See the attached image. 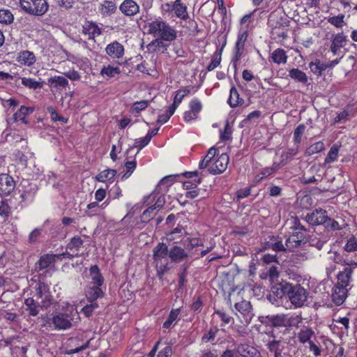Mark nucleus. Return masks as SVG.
I'll return each mask as SVG.
<instances>
[{
    "label": "nucleus",
    "mask_w": 357,
    "mask_h": 357,
    "mask_svg": "<svg viewBox=\"0 0 357 357\" xmlns=\"http://www.w3.org/2000/svg\"><path fill=\"white\" fill-rule=\"evenodd\" d=\"M290 221V229L292 231L287 238L285 245L288 250L293 251L307 243V231L305 227L301 223L298 217H292Z\"/></svg>",
    "instance_id": "f257e3e1"
},
{
    "label": "nucleus",
    "mask_w": 357,
    "mask_h": 357,
    "mask_svg": "<svg viewBox=\"0 0 357 357\" xmlns=\"http://www.w3.org/2000/svg\"><path fill=\"white\" fill-rule=\"evenodd\" d=\"M148 32L157 38L169 43L177 38L176 30L160 17L148 24Z\"/></svg>",
    "instance_id": "f03ea898"
},
{
    "label": "nucleus",
    "mask_w": 357,
    "mask_h": 357,
    "mask_svg": "<svg viewBox=\"0 0 357 357\" xmlns=\"http://www.w3.org/2000/svg\"><path fill=\"white\" fill-rule=\"evenodd\" d=\"M228 297L230 304L232 300L234 301V307L238 312L236 315L241 319V324L245 326L250 324L254 317L250 302L243 298L241 291H230Z\"/></svg>",
    "instance_id": "7ed1b4c3"
},
{
    "label": "nucleus",
    "mask_w": 357,
    "mask_h": 357,
    "mask_svg": "<svg viewBox=\"0 0 357 357\" xmlns=\"http://www.w3.org/2000/svg\"><path fill=\"white\" fill-rule=\"evenodd\" d=\"M169 250L167 245L164 243H158L153 250V259L155 264L157 275L160 278L169 269Z\"/></svg>",
    "instance_id": "20e7f679"
},
{
    "label": "nucleus",
    "mask_w": 357,
    "mask_h": 357,
    "mask_svg": "<svg viewBox=\"0 0 357 357\" xmlns=\"http://www.w3.org/2000/svg\"><path fill=\"white\" fill-rule=\"evenodd\" d=\"M54 303V299L50 294V291H37L36 299L27 298L24 303L27 306L29 314L36 316L38 314L39 307L47 308Z\"/></svg>",
    "instance_id": "39448f33"
},
{
    "label": "nucleus",
    "mask_w": 357,
    "mask_h": 357,
    "mask_svg": "<svg viewBox=\"0 0 357 357\" xmlns=\"http://www.w3.org/2000/svg\"><path fill=\"white\" fill-rule=\"evenodd\" d=\"M7 122L10 129L13 130L7 135V141L15 142L22 141V136L20 134L22 130V105L8 119Z\"/></svg>",
    "instance_id": "423d86ee"
},
{
    "label": "nucleus",
    "mask_w": 357,
    "mask_h": 357,
    "mask_svg": "<svg viewBox=\"0 0 357 357\" xmlns=\"http://www.w3.org/2000/svg\"><path fill=\"white\" fill-rule=\"evenodd\" d=\"M48 8L46 0H24V11L35 16L44 15Z\"/></svg>",
    "instance_id": "0eeeda50"
},
{
    "label": "nucleus",
    "mask_w": 357,
    "mask_h": 357,
    "mask_svg": "<svg viewBox=\"0 0 357 357\" xmlns=\"http://www.w3.org/2000/svg\"><path fill=\"white\" fill-rule=\"evenodd\" d=\"M84 241L79 236L70 238L66 247V252L61 254L63 258L72 259L80 256L79 250L83 247Z\"/></svg>",
    "instance_id": "6e6552de"
},
{
    "label": "nucleus",
    "mask_w": 357,
    "mask_h": 357,
    "mask_svg": "<svg viewBox=\"0 0 357 357\" xmlns=\"http://www.w3.org/2000/svg\"><path fill=\"white\" fill-rule=\"evenodd\" d=\"M265 275V277H263L261 275V278H268L271 284L273 285V288L275 289V290H296L295 288L292 286H290L289 288H287V287H284L282 284L279 283V278L280 273L277 266H271Z\"/></svg>",
    "instance_id": "1a4fd4ad"
},
{
    "label": "nucleus",
    "mask_w": 357,
    "mask_h": 357,
    "mask_svg": "<svg viewBox=\"0 0 357 357\" xmlns=\"http://www.w3.org/2000/svg\"><path fill=\"white\" fill-rule=\"evenodd\" d=\"M106 54L112 59H121L125 54L124 46L117 40L107 44L105 49Z\"/></svg>",
    "instance_id": "9d476101"
},
{
    "label": "nucleus",
    "mask_w": 357,
    "mask_h": 357,
    "mask_svg": "<svg viewBox=\"0 0 357 357\" xmlns=\"http://www.w3.org/2000/svg\"><path fill=\"white\" fill-rule=\"evenodd\" d=\"M328 219L326 211L322 208L315 209L305 217L307 222L312 225H324Z\"/></svg>",
    "instance_id": "9b49d317"
},
{
    "label": "nucleus",
    "mask_w": 357,
    "mask_h": 357,
    "mask_svg": "<svg viewBox=\"0 0 357 357\" xmlns=\"http://www.w3.org/2000/svg\"><path fill=\"white\" fill-rule=\"evenodd\" d=\"M15 188L13 178L8 174H0V196H8Z\"/></svg>",
    "instance_id": "f8f14e48"
},
{
    "label": "nucleus",
    "mask_w": 357,
    "mask_h": 357,
    "mask_svg": "<svg viewBox=\"0 0 357 357\" xmlns=\"http://www.w3.org/2000/svg\"><path fill=\"white\" fill-rule=\"evenodd\" d=\"M229 160L228 154L222 153L220 155L211 165L208 169L209 172L214 175L224 172L227 168Z\"/></svg>",
    "instance_id": "ddd939ff"
},
{
    "label": "nucleus",
    "mask_w": 357,
    "mask_h": 357,
    "mask_svg": "<svg viewBox=\"0 0 357 357\" xmlns=\"http://www.w3.org/2000/svg\"><path fill=\"white\" fill-rule=\"evenodd\" d=\"M119 8L122 14L128 17H134L140 11L139 4L134 0H123Z\"/></svg>",
    "instance_id": "4468645a"
},
{
    "label": "nucleus",
    "mask_w": 357,
    "mask_h": 357,
    "mask_svg": "<svg viewBox=\"0 0 357 357\" xmlns=\"http://www.w3.org/2000/svg\"><path fill=\"white\" fill-rule=\"evenodd\" d=\"M89 276L91 278V290H101L100 287L104 283L105 279L97 265L91 266L89 268Z\"/></svg>",
    "instance_id": "2eb2a0df"
},
{
    "label": "nucleus",
    "mask_w": 357,
    "mask_h": 357,
    "mask_svg": "<svg viewBox=\"0 0 357 357\" xmlns=\"http://www.w3.org/2000/svg\"><path fill=\"white\" fill-rule=\"evenodd\" d=\"M82 33L88 36L89 40H95V38L102 33V30L93 21H86L82 25Z\"/></svg>",
    "instance_id": "dca6fc26"
},
{
    "label": "nucleus",
    "mask_w": 357,
    "mask_h": 357,
    "mask_svg": "<svg viewBox=\"0 0 357 357\" xmlns=\"http://www.w3.org/2000/svg\"><path fill=\"white\" fill-rule=\"evenodd\" d=\"M47 84L53 93L61 92L68 86V79L62 76L55 75L47 79Z\"/></svg>",
    "instance_id": "f3484780"
},
{
    "label": "nucleus",
    "mask_w": 357,
    "mask_h": 357,
    "mask_svg": "<svg viewBox=\"0 0 357 357\" xmlns=\"http://www.w3.org/2000/svg\"><path fill=\"white\" fill-rule=\"evenodd\" d=\"M347 36L342 32L333 34L330 50L333 55H339L340 50L345 45Z\"/></svg>",
    "instance_id": "a211bd4d"
},
{
    "label": "nucleus",
    "mask_w": 357,
    "mask_h": 357,
    "mask_svg": "<svg viewBox=\"0 0 357 357\" xmlns=\"http://www.w3.org/2000/svg\"><path fill=\"white\" fill-rule=\"evenodd\" d=\"M259 319L262 324H271L275 327H287L286 314L268 315Z\"/></svg>",
    "instance_id": "6ab92c4d"
},
{
    "label": "nucleus",
    "mask_w": 357,
    "mask_h": 357,
    "mask_svg": "<svg viewBox=\"0 0 357 357\" xmlns=\"http://www.w3.org/2000/svg\"><path fill=\"white\" fill-rule=\"evenodd\" d=\"M63 257L61 254H45L42 255L38 262L36 264V268L43 270L48 268L50 265L53 264L56 259H61Z\"/></svg>",
    "instance_id": "aec40b11"
},
{
    "label": "nucleus",
    "mask_w": 357,
    "mask_h": 357,
    "mask_svg": "<svg viewBox=\"0 0 357 357\" xmlns=\"http://www.w3.org/2000/svg\"><path fill=\"white\" fill-rule=\"evenodd\" d=\"M117 10L116 4L112 0H105L98 5V12L102 17L114 15Z\"/></svg>",
    "instance_id": "412c9836"
},
{
    "label": "nucleus",
    "mask_w": 357,
    "mask_h": 357,
    "mask_svg": "<svg viewBox=\"0 0 357 357\" xmlns=\"http://www.w3.org/2000/svg\"><path fill=\"white\" fill-rule=\"evenodd\" d=\"M351 274L352 269L348 267L344 268L337 274V283L335 287L338 290H347L346 287L349 285Z\"/></svg>",
    "instance_id": "4be33fe9"
},
{
    "label": "nucleus",
    "mask_w": 357,
    "mask_h": 357,
    "mask_svg": "<svg viewBox=\"0 0 357 357\" xmlns=\"http://www.w3.org/2000/svg\"><path fill=\"white\" fill-rule=\"evenodd\" d=\"M72 318L70 315L63 313H59L57 315L54 316L52 322L56 328L58 329H67L72 326Z\"/></svg>",
    "instance_id": "5701e85b"
},
{
    "label": "nucleus",
    "mask_w": 357,
    "mask_h": 357,
    "mask_svg": "<svg viewBox=\"0 0 357 357\" xmlns=\"http://www.w3.org/2000/svg\"><path fill=\"white\" fill-rule=\"evenodd\" d=\"M307 291H287L286 299L290 300L291 303L296 307H301L307 301Z\"/></svg>",
    "instance_id": "b1692460"
},
{
    "label": "nucleus",
    "mask_w": 357,
    "mask_h": 357,
    "mask_svg": "<svg viewBox=\"0 0 357 357\" xmlns=\"http://www.w3.org/2000/svg\"><path fill=\"white\" fill-rule=\"evenodd\" d=\"M236 349L240 357H262L255 347L246 344H240Z\"/></svg>",
    "instance_id": "393cba45"
},
{
    "label": "nucleus",
    "mask_w": 357,
    "mask_h": 357,
    "mask_svg": "<svg viewBox=\"0 0 357 357\" xmlns=\"http://www.w3.org/2000/svg\"><path fill=\"white\" fill-rule=\"evenodd\" d=\"M287 52L280 47L273 50L269 55L268 61L277 65H284L287 62Z\"/></svg>",
    "instance_id": "a878e982"
},
{
    "label": "nucleus",
    "mask_w": 357,
    "mask_h": 357,
    "mask_svg": "<svg viewBox=\"0 0 357 357\" xmlns=\"http://www.w3.org/2000/svg\"><path fill=\"white\" fill-rule=\"evenodd\" d=\"M188 257L185 250L180 246L174 245L169 251V257L172 262L180 263Z\"/></svg>",
    "instance_id": "bb28decb"
},
{
    "label": "nucleus",
    "mask_w": 357,
    "mask_h": 357,
    "mask_svg": "<svg viewBox=\"0 0 357 357\" xmlns=\"http://www.w3.org/2000/svg\"><path fill=\"white\" fill-rule=\"evenodd\" d=\"M183 176L188 178H193L192 181L183 182V188L186 190L195 189L197 185L202 182V178L199 176L197 171L185 172L183 173Z\"/></svg>",
    "instance_id": "cd10ccee"
},
{
    "label": "nucleus",
    "mask_w": 357,
    "mask_h": 357,
    "mask_svg": "<svg viewBox=\"0 0 357 357\" xmlns=\"http://www.w3.org/2000/svg\"><path fill=\"white\" fill-rule=\"evenodd\" d=\"M120 73V68L119 66H114L111 64L104 65L100 71V75L107 80L118 76Z\"/></svg>",
    "instance_id": "c85d7f7f"
},
{
    "label": "nucleus",
    "mask_w": 357,
    "mask_h": 357,
    "mask_svg": "<svg viewBox=\"0 0 357 357\" xmlns=\"http://www.w3.org/2000/svg\"><path fill=\"white\" fill-rule=\"evenodd\" d=\"M270 240L273 241L274 242H268L265 246L260 250V251L271 249L275 252H282L287 250L286 245L282 243V240L280 239L278 236H272Z\"/></svg>",
    "instance_id": "c756f323"
},
{
    "label": "nucleus",
    "mask_w": 357,
    "mask_h": 357,
    "mask_svg": "<svg viewBox=\"0 0 357 357\" xmlns=\"http://www.w3.org/2000/svg\"><path fill=\"white\" fill-rule=\"evenodd\" d=\"M136 69L143 74L153 77L157 79L159 76L158 71L154 65L150 66L146 61H143L141 63L137 64Z\"/></svg>",
    "instance_id": "7c9ffc66"
},
{
    "label": "nucleus",
    "mask_w": 357,
    "mask_h": 357,
    "mask_svg": "<svg viewBox=\"0 0 357 357\" xmlns=\"http://www.w3.org/2000/svg\"><path fill=\"white\" fill-rule=\"evenodd\" d=\"M281 22H277V24L272 29V33L276 34L280 38L285 39L287 38V29L286 27L289 26V21L287 19H280Z\"/></svg>",
    "instance_id": "2f4dec72"
},
{
    "label": "nucleus",
    "mask_w": 357,
    "mask_h": 357,
    "mask_svg": "<svg viewBox=\"0 0 357 357\" xmlns=\"http://www.w3.org/2000/svg\"><path fill=\"white\" fill-rule=\"evenodd\" d=\"M225 43L223 44L220 47H218L215 52L213 53L210 63L206 67V71L211 72L220 65L222 61V54Z\"/></svg>",
    "instance_id": "473e14b6"
},
{
    "label": "nucleus",
    "mask_w": 357,
    "mask_h": 357,
    "mask_svg": "<svg viewBox=\"0 0 357 357\" xmlns=\"http://www.w3.org/2000/svg\"><path fill=\"white\" fill-rule=\"evenodd\" d=\"M227 103L232 108L236 107L244 103V100L240 97V94L235 86H232L230 89Z\"/></svg>",
    "instance_id": "72a5a7b5"
},
{
    "label": "nucleus",
    "mask_w": 357,
    "mask_h": 357,
    "mask_svg": "<svg viewBox=\"0 0 357 357\" xmlns=\"http://www.w3.org/2000/svg\"><path fill=\"white\" fill-rule=\"evenodd\" d=\"M190 93V89L189 86H185L180 89L174 92L173 103L170 105L172 109H176L178 105L181 103L182 100L185 96Z\"/></svg>",
    "instance_id": "f704fd0d"
},
{
    "label": "nucleus",
    "mask_w": 357,
    "mask_h": 357,
    "mask_svg": "<svg viewBox=\"0 0 357 357\" xmlns=\"http://www.w3.org/2000/svg\"><path fill=\"white\" fill-rule=\"evenodd\" d=\"M174 12L178 18L183 20H186L189 18L187 6L182 2L181 0L174 1Z\"/></svg>",
    "instance_id": "c9c22d12"
},
{
    "label": "nucleus",
    "mask_w": 357,
    "mask_h": 357,
    "mask_svg": "<svg viewBox=\"0 0 357 357\" xmlns=\"http://www.w3.org/2000/svg\"><path fill=\"white\" fill-rule=\"evenodd\" d=\"M116 174V171L113 169H107L101 171L96 176L95 179L98 182L105 183L107 181L113 182V178Z\"/></svg>",
    "instance_id": "e433bc0d"
},
{
    "label": "nucleus",
    "mask_w": 357,
    "mask_h": 357,
    "mask_svg": "<svg viewBox=\"0 0 357 357\" xmlns=\"http://www.w3.org/2000/svg\"><path fill=\"white\" fill-rule=\"evenodd\" d=\"M289 77L296 82L303 84H305L308 80L306 73L298 68H292L289 70Z\"/></svg>",
    "instance_id": "4c0bfd02"
},
{
    "label": "nucleus",
    "mask_w": 357,
    "mask_h": 357,
    "mask_svg": "<svg viewBox=\"0 0 357 357\" xmlns=\"http://www.w3.org/2000/svg\"><path fill=\"white\" fill-rule=\"evenodd\" d=\"M287 291H269L266 298L273 304L280 305L283 303V300L286 299Z\"/></svg>",
    "instance_id": "58836bf2"
},
{
    "label": "nucleus",
    "mask_w": 357,
    "mask_h": 357,
    "mask_svg": "<svg viewBox=\"0 0 357 357\" xmlns=\"http://www.w3.org/2000/svg\"><path fill=\"white\" fill-rule=\"evenodd\" d=\"M309 68L310 71L317 76H321L323 72L326 70L324 62H322L320 59L310 62Z\"/></svg>",
    "instance_id": "ea45409f"
},
{
    "label": "nucleus",
    "mask_w": 357,
    "mask_h": 357,
    "mask_svg": "<svg viewBox=\"0 0 357 357\" xmlns=\"http://www.w3.org/2000/svg\"><path fill=\"white\" fill-rule=\"evenodd\" d=\"M314 333L312 328L307 326H303L298 333L297 337L301 343L305 344L308 342L310 344V342H312L310 339Z\"/></svg>",
    "instance_id": "a19ab883"
},
{
    "label": "nucleus",
    "mask_w": 357,
    "mask_h": 357,
    "mask_svg": "<svg viewBox=\"0 0 357 357\" xmlns=\"http://www.w3.org/2000/svg\"><path fill=\"white\" fill-rule=\"evenodd\" d=\"M245 49L242 47H238L236 46H234V53L233 56L231 60V65L232 68L234 69V70H236L237 67L239 64V61L243 57V55L244 54Z\"/></svg>",
    "instance_id": "79ce46f5"
},
{
    "label": "nucleus",
    "mask_w": 357,
    "mask_h": 357,
    "mask_svg": "<svg viewBox=\"0 0 357 357\" xmlns=\"http://www.w3.org/2000/svg\"><path fill=\"white\" fill-rule=\"evenodd\" d=\"M339 149H340V147L337 144H333L331 147V149L324 160L325 165L331 164V163L337 161V158H338V154H339Z\"/></svg>",
    "instance_id": "37998d69"
},
{
    "label": "nucleus",
    "mask_w": 357,
    "mask_h": 357,
    "mask_svg": "<svg viewBox=\"0 0 357 357\" xmlns=\"http://www.w3.org/2000/svg\"><path fill=\"white\" fill-rule=\"evenodd\" d=\"M325 149V145L322 141L317 142L310 146H308L305 150V155H312L315 153H318L321 152Z\"/></svg>",
    "instance_id": "c03bdc74"
},
{
    "label": "nucleus",
    "mask_w": 357,
    "mask_h": 357,
    "mask_svg": "<svg viewBox=\"0 0 357 357\" xmlns=\"http://www.w3.org/2000/svg\"><path fill=\"white\" fill-rule=\"evenodd\" d=\"M189 266L188 264H183L180 268L178 273V288L179 289H183L185 287V283L186 282L187 270Z\"/></svg>",
    "instance_id": "a18cd8bd"
},
{
    "label": "nucleus",
    "mask_w": 357,
    "mask_h": 357,
    "mask_svg": "<svg viewBox=\"0 0 357 357\" xmlns=\"http://www.w3.org/2000/svg\"><path fill=\"white\" fill-rule=\"evenodd\" d=\"M14 20L13 13L8 9H0V23L10 24Z\"/></svg>",
    "instance_id": "49530a36"
},
{
    "label": "nucleus",
    "mask_w": 357,
    "mask_h": 357,
    "mask_svg": "<svg viewBox=\"0 0 357 357\" xmlns=\"http://www.w3.org/2000/svg\"><path fill=\"white\" fill-rule=\"evenodd\" d=\"M305 126L304 124H299L294 131V142L297 146L301 143L302 137L305 130Z\"/></svg>",
    "instance_id": "de8ad7c7"
},
{
    "label": "nucleus",
    "mask_w": 357,
    "mask_h": 357,
    "mask_svg": "<svg viewBox=\"0 0 357 357\" xmlns=\"http://www.w3.org/2000/svg\"><path fill=\"white\" fill-rule=\"evenodd\" d=\"M347 291H333L331 298L333 302L337 305L340 306L344 302L347 297Z\"/></svg>",
    "instance_id": "09e8293b"
},
{
    "label": "nucleus",
    "mask_w": 357,
    "mask_h": 357,
    "mask_svg": "<svg viewBox=\"0 0 357 357\" xmlns=\"http://www.w3.org/2000/svg\"><path fill=\"white\" fill-rule=\"evenodd\" d=\"M148 106L149 102L147 100L137 101L132 104L130 112L132 114H139L140 112L146 109Z\"/></svg>",
    "instance_id": "8fccbe9b"
},
{
    "label": "nucleus",
    "mask_w": 357,
    "mask_h": 357,
    "mask_svg": "<svg viewBox=\"0 0 357 357\" xmlns=\"http://www.w3.org/2000/svg\"><path fill=\"white\" fill-rule=\"evenodd\" d=\"M248 37V33L246 30H240L238 33L237 40L235 46L245 49V43Z\"/></svg>",
    "instance_id": "3c124183"
},
{
    "label": "nucleus",
    "mask_w": 357,
    "mask_h": 357,
    "mask_svg": "<svg viewBox=\"0 0 357 357\" xmlns=\"http://www.w3.org/2000/svg\"><path fill=\"white\" fill-rule=\"evenodd\" d=\"M125 167L126 169V172L124 173L122 178L124 179H127L131 176V174H132V172L135 170V169L137 167L136 160L134 159L133 160H131V161H126L125 162Z\"/></svg>",
    "instance_id": "603ef678"
},
{
    "label": "nucleus",
    "mask_w": 357,
    "mask_h": 357,
    "mask_svg": "<svg viewBox=\"0 0 357 357\" xmlns=\"http://www.w3.org/2000/svg\"><path fill=\"white\" fill-rule=\"evenodd\" d=\"M344 15L343 14H340L337 16L328 17V22L336 28H342L344 25Z\"/></svg>",
    "instance_id": "864d4df0"
},
{
    "label": "nucleus",
    "mask_w": 357,
    "mask_h": 357,
    "mask_svg": "<svg viewBox=\"0 0 357 357\" xmlns=\"http://www.w3.org/2000/svg\"><path fill=\"white\" fill-rule=\"evenodd\" d=\"M24 86L31 89L36 90L43 87V82H38L33 78L24 77Z\"/></svg>",
    "instance_id": "5fc2aeb1"
},
{
    "label": "nucleus",
    "mask_w": 357,
    "mask_h": 357,
    "mask_svg": "<svg viewBox=\"0 0 357 357\" xmlns=\"http://www.w3.org/2000/svg\"><path fill=\"white\" fill-rule=\"evenodd\" d=\"M157 212L158 211L152 206H149L142 214V221L144 222H148L149 221L153 219V218Z\"/></svg>",
    "instance_id": "6e6d98bb"
},
{
    "label": "nucleus",
    "mask_w": 357,
    "mask_h": 357,
    "mask_svg": "<svg viewBox=\"0 0 357 357\" xmlns=\"http://www.w3.org/2000/svg\"><path fill=\"white\" fill-rule=\"evenodd\" d=\"M302 321L303 318L301 315H292L290 317L286 315L287 327H298Z\"/></svg>",
    "instance_id": "4d7b16f0"
},
{
    "label": "nucleus",
    "mask_w": 357,
    "mask_h": 357,
    "mask_svg": "<svg viewBox=\"0 0 357 357\" xmlns=\"http://www.w3.org/2000/svg\"><path fill=\"white\" fill-rule=\"evenodd\" d=\"M175 111L176 109H172V107L169 106L164 114H160L158 116L157 122L160 124L167 123L170 117L174 114Z\"/></svg>",
    "instance_id": "13d9d810"
},
{
    "label": "nucleus",
    "mask_w": 357,
    "mask_h": 357,
    "mask_svg": "<svg viewBox=\"0 0 357 357\" xmlns=\"http://www.w3.org/2000/svg\"><path fill=\"white\" fill-rule=\"evenodd\" d=\"M189 109L198 116L202 109V104L197 98H194L189 102Z\"/></svg>",
    "instance_id": "bf43d9fd"
},
{
    "label": "nucleus",
    "mask_w": 357,
    "mask_h": 357,
    "mask_svg": "<svg viewBox=\"0 0 357 357\" xmlns=\"http://www.w3.org/2000/svg\"><path fill=\"white\" fill-rule=\"evenodd\" d=\"M102 296L103 291H89V294L86 295L88 300L91 302L89 305L93 306V310L98 307V304L93 301Z\"/></svg>",
    "instance_id": "052dcab7"
},
{
    "label": "nucleus",
    "mask_w": 357,
    "mask_h": 357,
    "mask_svg": "<svg viewBox=\"0 0 357 357\" xmlns=\"http://www.w3.org/2000/svg\"><path fill=\"white\" fill-rule=\"evenodd\" d=\"M179 313H180L179 309L172 310L168 317V319L163 324V328H169L172 326V323L176 319Z\"/></svg>",
    "instance_id": "680f3d73"
},
{
    "label": "nucleus",
    "mask_w": 357,
    "mask_h": 357,
    "mask_svg": "<svg viewBox=\"0 0 357 357\" xmlns=\"http://www.w3.org/2000/svg\"><path fill=\"white\" fill-rule=\"evenodd\" d=\"M307 259V253L305 252H296L291 257V261L294 264H300Z\"/></svg>",
    "instance_id": "e2e57ef3"
},
{
    "label": "nucleus",
    "mask_w": 357,
    "mask_h": 357,
    "mask_svg": "<svg viewBox=\"0 0 357 357\" xmlns=\"http://www.w3.org/2000/svg\"><path fill=\"white\" fill-rule=\"evenodd\" d=\"M188 243L187 245V248L189 250H192L197 247H201L204 245V240L200 238L193 237L188 238Z\"/></svg>",
    "instance_id": "0e129e2a"
},
{
    "label": "nucleus",
    "mask_w": 357,
    "mask_h": 357,
    "mask_svg": "<svg viewBox=\"0 0 357 357\" xmlns=\"http://www.w3.org/2000/svg\"><path fill=\"white\" fill-rule=\"evenodd\" d=\"M10 213V207L7 200L0 201V215L2 218H8Z\"/></svg>",
    "instance_id": "69168bd1"
},
{
    "label": "nucleus",
    "mask_w": 357,
    "mask_h": 357,
    "mask_svg": "<svg viewBox=\"0 0 357 357\" xmlns=\"http://www.w3.org/2000/svg\"><path fill=\"white\" fill-rule=\"evenodd\" d=\"M344 250L347 252H354L357 250V238L352 236L349 238L344 246Z\"/></svg>",
    "instance_id": "338daca9"
},
{
    "label": "nucleus",
    "mask_w": 357,
    "mask_h": 357,
    "mask_svg": "<svg viewBox=\"0 0 357 357\" xmlns=\"http://www.w3.org/2000/svg\"><path fill=\"white\" fill-rule=\"evenodd\" d=\"M220 139L223 142L229 140L231 138V128L228 122L226 123L224 130H220Z\"/></svg>",
    "instance_id": "774afa93"
}]
</instances>
